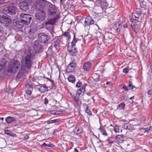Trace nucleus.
Listing matches in <instances>:
<instances>
[{"instance_id": "nucleus-1", "label": "nucleus", "mask_w": 152, "mask_h": 152, "mask_svg": "<svg viewBox=\"0 0 152 152\" xmlns=\"http://www.w3.org/2000/svg\"><path fill=\"white\" fill-rule=\"evenodd\" d=\"M45 0H37L34 4L35 8L38 10L35 14V17L36 19L39 21H43L45 17V13L42 8L44 7Z\"/></svg>"}, {"instance_id": "nucleus-2", "label": "nucleus", "mask_w": 152, "mask_h": 152, "mask_svg": "<svg viewBox=\"0 0 152 152\" xmlns=\"http://www.w3.org/2000/svg\"><path fill=\"white\" fill-rule=\"evenodd\" d=\"M33 51L29 49L26 52L24 56L22 58L21 64L22 66L26 67L28 69H30L32 64V62L31 59Z\"/></svg>"}, {"instance_id": "nucleus-3", "label": "nucleus", "mask_w": 152, "mask_h": 152, "mask_svg": "<svg viewBox=\"0 0 152 152\" xmlns=\"http://www.w3.org/2000/svg\"><path fill=\"white\" fill-rule=\"evenodd\" d=\"M20 66V62L17 60H14L10 64L9 67V71L11 72L12 73H15L17 71Z\"/></svg>"}, {"instance_id": "nucleus-4", "label": "nucleus", "mask_w": 152, "mask_h": 152, "mask_svg": "<svg viewBox=\"0 0 152 152\" xmlns=\"http://www.w3.org/2000/svg\"><path fill=\"white\" fill-rule=\"evenodd\" d=\"M77 40L75 39V35H74V38L71 44L67 47V50L70 54L72 56H75L77 52L76 48H75V44Z\"/></svg>"}, {"instance_id": "nucleus-5", "label": "nucleus", "mask_w": 152, "mask_h": 152, "mask_svg": "<svg viewBox=\"0 0 152 152\" xmlns=\"http://www.w3.org/2000/svg\"><path fill=\"white\" fill-rule=\"evenodd\" d=\"M20 17L21 19V20L25 23V25L28 24L31 19V16L28 14L21 13L20 14Z\"/></svg>"}, {"instance_id": "nucleus-6", "label": "nucleus", "mask_w": 152, "mask_h": 152, "mask_svg": "<svg viewBox=\"0 0 152 152\" xmlns=\"http://www.w3.org/2000/svg\"><path fill=\"white\" fill-rule=\"evenodd\" d=\"M57 18H55L48 20L47 21L45 22L46 28L50 31L53 29V27L51 26H49V25H54L56 21Z\"/></svg>"}, {"instance_id": "nucleus-7", "label": "nucleus", "mask_w": 152, "mask_h": 152, "mask_svg": "<svg viewBox=\"0 0 152 152\" xmlns=\"http://www.w3.org/2000/svg\"><path fill=\"white\" fill-rule=\"evenodd\" d=\"M38 38L40 41L42 43L46 44L48 42L47 35L44 33H39L38 35Z\"/></svg>"}, {"instance_id": "nucleus-8", "label": "nucleus", "mask_w": 152, "mask_h": 152, "mask_svg": "<svg viewBox=\"0 0 152 152\" xmlns=\"http://www.w3.org/2000/svg\"><path fill=\"white\" fill-rule=\"evenodd\" d=\"M31 1V0H25L23 2H21L20 4V8L24 10H27L29 6L28 2V1Z\"/></svg>"}, {"instance_id": "nucleus-9", "label": "nucleus", "mask_w": 152, "mask_h": 152, "mask_svg": "<svg viewBox=\"0 0 152 152\" xmlns=\"http://www.w3.org/2000/svg\"><path fill=\"white\" fill-rule=\"evenodd\" d=\"M42 48V46L38 41H35L34 43V53H38Z\"/></svg>"}, {"instance_id": "nucleus-10", "label": "nucleus", "mask_w": 152, "mask_h": 152, "mask_svg": "<svg viewBox=\"0 0 152 152\" xmlns=\"http://www.w3.org/2000/svg\"><path fill=\"white\" fill-rule=\"evenodd\" d=\"M7 8L8 13L11 15L15 14L17 10L16 7L13 4L11 5Z\"/></svg>"}, {"instance_id": "nucleus-11", "label": "nucleus", "mask_w": 152, "mask_h": 152, "mask_svg": "<svg viewBox=\"0 0 152 152\" xmlns=\"http://www.w3.org/2000/svg\"><path fill=\"white\" fill-rule=\"evenodd\" d=\"M25 23L21 20H17L14 25L15 29H19L22 28Z\"/></svg>"}, {"instance_id": "nucleus-12", "label": "nucleus", "mask_w": 152, "mask_h": 152, "mask_svg": "<svg viewBox=\"0 0 152 152\" xmlns=\"http://www.w3.org/2000/svg\"><path fill=\"white\" fill-rule=\"evenodd\" d=\"M142 12H140L137 11L136 12L132 13V17L133 18H135V20L137 21L138 22H141V19H139L140 16L142 14Z\"/></svg>"}, {"instance_id": "nucleus-13", "label": "nucleus", "mask_w": 152, "mask_h": 152, "mask_svg": "<svg viewBox=\"0 0 152 152\" xmlns=\"http://www.w3.org/2000/svg\"><path fill=\"white\" fill-rule=\"evenodd\" d=\"M94 20L90 16H87L85 19L84 24L85 26L92 25L94 23Z\"/></svg>"}, {"instance_id": "nucleus-14", "label": "nucleus", "mask_w": 152, "mask_h": 152, "mask_svg": "<svg viewBox=\"0 0 152 152\" xmlns=\"http://www.w3.org/2000/svg\"><path fill=\"white\" fill-rule=\"evenodd\" d=\"M75 64L74 62L70 63L67 67L66 70L68 72H71L74 70Z\"/></svg>"}, {"instance_id": "nucleus-15", "label": "nucleus", "mask_w": 152, "mask_h": 152, "mask_svg": "<svg viewBox=\"0 0 152 152\" xmlns=\"http://www.w3.org/2000/svg\"><path fill=\"white\" fill-rule=\"evenodd\" d=\"M96 3L100 4V6L105 9L108 6L105 0H98L96 1Z\"/></svg>"}, {"instance_id": "nucleus-16", "label": "nucleus", "mask_w": 152, "mask_h": 152, "mask_svg": "<svg viewBox=\"0 0 152 152\" xmlns=\"http://www.w3.org/2000/svg\"><path fill=\"white\" fill-rule=\"evenodd\" d=\"M61 41L59 39H57L56 41L54 42L52 46L58 50L59 49L60 45L61 43Z\"/></svg>"}, {"instance_id": "nucleus-17", "label": "nucleus", "mask_w": 152, "mask_h": 152, "mask_svg": "<svg viewBox=\"0 0 152 152\" xmlns=\"http://www.w3.org/2000/svg\"><path fill=\"white\" fill-rule=\"evenodd\" d=\"M116 140L119 143H121L124 141V137L122 135H118L115 137Z\"/></svg>"}, {"instance_id": "nucleus-18", "label": "nucleus", "mask_w": 152, "mask_h": 152, "mask_svg": "<svg viewBox=\"0 0 152 152\" xmlns=\"http://www.w3.org/2000/svg\"><path fill=\"white\" fill-rule=\"evenodd\" d=\"M91 67V63L90 62L85 63L83 65V68L84 70L87 71Z\"/></svg>"}, {"instance_id": "nucleus-19", "label": "nucleus", "mask_w": 152, "mask_h": 152, "mask_svg": "<svg viewBox=\"0 0 152 152\" xmlns=\"http://www.w3.org/2000/svg\"><path fill=\"white\" fill-rule=\"evenodd\" d=\"M96 10L97 13L99 14L102 13L105 11V9L100 6H98L97 7Z\"/></svg>"}, {"instance_id": "nucleus-20", "label": "nucleus", "mask_w": 152, "mask_h": 152, "mask_svg": "<svg viewBox=\"0 0 152 152\" xmlns=\"http://www.w3.org/2000/svg\"><path fill=\"white\" fill-rule=\"evenodd\" d=\"M6 63V61L5 59H3L1 61L0 65V71L4 68Z\"/></svg>"}, {"instance_id": "nucleus-21", "label": "nucleus", "mask_w": 152, "mask_h": 152, "mask_svg": "<svg viewBox=\"0 0 152 152\" xmlns=\"http://www.w3.org/2000/svg\"><path fill=\"white\" fill-rule=\"evenodd\" d=\"M48 12L49 15H54L56 12V10L52 7H50L48 10Z\"/></svg>"}, {"instance_id": "nucleus-22", "label": "nucleus", "mask_w": 152, "mask_h": 152, "mask_svg": "<svg viewBox=\"0 0 152 152\" xmlns=\"http://www.w3.org/2000/svg\"><path fill=\"white\" fill-rule=\"evenodd\" d=\"M6 121L8 124L10 123L12 121H15L14 118L11 117H8L5 119Z\"/></svg>"}, {"instance_id": "nucleus-23", "label": "nucleus", "mask_w": 152, "mask_h": 152, "mask_svg": "<svg viewBox=\"0 0 152 152\" xmlns=\"http://www.w3.org/2000/svg\"><path fill=\"white\" fill-rule=\"evenodd\" d=\"M139 1L141 7L145 8L146 6V2L144 0H139Z\"/></svg>"}, {"instance_id": "nucleus-24", "label": "nucleus", "mask_w": 152, "mask_h": 152, "mask_svg": "<svg viewBox=\"0 0 152 152\" xmlns=\"http://www.w3.org/2000/svg\"><path fill=\"white\" fill-rule=\"evenodd\" d=\"M68 80L69 82L72 83L75 81V78L73 75H70L68 78Z\"/></svg>"}, {"instance_id": "nucleus-25", "label": "nucleus", "mask_w": 152, "mask_h": 152, "mask_svg": "<svg viewBox=\"0 0 152 152\" xmlns=\"http://www.w3.org/2000/svg\"><path fill=\"white\" fill-rule=\"evenodd\" d=\"M54 146V145H53L52 144H46L45 142L43 143L41 145V146L42 147H53V146Z\"/></svg>"}, {"instance_id": "nucleus-26", "label": "nucleus", "mask_w": 152, "mask_h": 152, "mask_svg": "<svg viewBox=\"0 0 152 152\" xmlns=\"http://www.w3.org/2000/svg\"><path fill=\"white\" fill-rule=\"evenodd\" d=\"M131 25L132 28L134 29V31L135 32L136 30V29L138 28V26L136 25V23L135 22H132Z\"/></svg>"}, {"instance_id": "nucleus-27", "label": "nucleus", "mask_w": 152, "mask_h": 152, "mask_svg": "<svg viewBox=\"0 0 152 152\" xmlns=\"http://www.w3.org/2000/svg\"><path fill=\"white\" fill-rule=\"evenodd\" d=\"M99 130L101 132L102 134L104 136H107V134L105 131V130L103 129V127L102 126H101L99 128Z\"/></svg>"}, {"instance_id": "nucleus-28", "label": "nucleus", "mask_w": 152, "mask_h": 152, "mask_svg": "<svg viewBox=\"0 0 152 152\" xmlns=\"http://www.w3.org/2000/svg\"><path fill=\"white\" fill-rule=\"evenodd\" d=\"M93 77L95 81H97L99 78V75L97 73L94 74L93 75Z\"/></svg>"}, {"instance_id": "nucleus-29", "label": "nucleus", "mask_w": 152, "mask_h": 152, "mask_svg": "<svg viewBox=\"0 0 152 152\" xmlns=\"http://www.w3.org/2000/svg\"><path fill=\"white\" fill-rule=\"evenodd\" d=\"M73 131L75 134H77L80 133L81 131H80L79 128L78 127H75L73 130Z\"/></svg>"}, {"instance_id": "nucleus-30", "label": "nucleus", "mask_w": 152, "mask_h": 152, "mask_svg": "<svg viewBox=\"0 0 152 152\" xmlns=\"http://www.w3.org/2000/svg\"><path fill=\"white\" fill-rule=\"evenodd\" d=\"M120 26V24L118 23H115L113 26L115 30L117 32L118 31V29Z\"/></svg>"}, {"instance_id": "nucleus-31", "label": "nucleus", "mask_w": 152, "mask_h": 152, "mask_svg": "<svg viewBox=\"0 0 152 152\" xmlns=\"http://www.w3.org/2000/svg\"><path fill=\"white\" fill-rule=\"evenodd\" d=\"M127 129L131 130L132 132V130H135L134 126H133L132 125L128 124Z\"/></svg>"}, {"instance_id": "nucleus-32", "label": "nucleus", "mask_w": 152, "mask_h": 152, "mask_svg": "<svg viewBox=\"0 0 152 152\" xmlns=\"http://www.w3.org/2000/svg\"><path fill=\"white\" fill-rule=\"evenodd\" d=\"M59 121V119H54V120H50L49 121H48L47 122V123L48 124H49L50 123H56L58 122Z\"/></svg>"}, {"instance_id": "nucleus-33", "label": "nucleus", "mask_w": 152, "mask_h": 152, "mask_svg": "<svg viewBox=\"0 0 152 152\" xmlns=\"http://www.w3.org/2000/svg\"><path fill=\"white\" fill-rule=\"evenodd\" d=\"M4 23H5L6 24H8L10 23V20L7 18H5L3 20Z\"/></svg>"}, {"instance_id": "nucleus-34", "label": "nucleus", "mask_w": 152, "mask_h": 152, "mask_svg": "<svg viewBox=\"0 0 152 152\" xmlns=\"http://www.w3.org/2000/svg\"><path fill=\"white\" fill-rule=\"evenodd\" d=\"M134 86L132 85V83L131 82L129 81V84L127 86V88L129 90L132 89Z\"/></svg>"}, {"instance_id": "nucleus-35", "label": "nucleus", "mask_w": 152, "mask_h": 152, "mask_svg": "<svg viewBox=\"0 0 152 152\" xmlns=\"http://www.w3.org/2000/svg\"><path fill=\"white\" fill-rule=\"evenodd\" d=\"M125 104L124 103H121L119 104L118 107V109L119 110H122L124 108Z\"/></svg>"}, {"instance_id": "nucleus-36", "label": "nucleus", "mask_w": 152, "mask_h": 152, "mask_svg": "<svg viewBox=\"0 0 152 152\" xmlns=\"http://www.w3.org/2000/svg\"><path fill=\"white\" fill-rule=\"evenodd\" d=\"M112 34L110 33H106L105 35V37L107 38H108L109 39H110L112 37Z\"/></svg>"}, {"instance_id": "nucleus-37", "label": "nucleus", "mask_w": 152, "mask_h": 152, "mask_svg": "<svg viewBox=\"0 0 152 152\" xmlns=\"http://www.w3.org/2000/svg\"><path fill=\"white\" fill-rule=\"evenodd\" d=\"M25 86L26 88H31L32 87V84L31 83H27L25 85Z\"/></svg>"}, {"instance_id": "nucleus-38", "label": "nucleus", "mask_w": 152, "mask_h": 152, "mask_svg": "<svg viewBox=\"0 0 152 152\" xmlns=\"http://www.w3.org/2000/svg\"><path fill=\"white\" fill-rule=\"evenodd\" d=\"M114 131L116 133L118 132L119 131V126H115L114 127Z\"/></svg>"}, {"instance_id": "nucleus-39", "label": "nucleus", "mask_w": 152, "mask_h": 152, "mask_svg": "<svg viewBox=\"0 0 152 152\" xmlns=\"http://www.w3.org/2000/svg\"><path fill=\"white\" fill-rule=\"evenodd\" d=\"M86 113L89 115H90L91 114V112L90 110L88 109V106H87L86 108Z\"/></svg>"}, {"instance_id": "nucleus-40", "label": "nucleus", "mask_w": 152, "mask_h": 152, "mask_svg": "<svg viewBox=\"0 0 152 152\" xmlns=\"http://www.w3.org/2000/svg\"><path fill=\"white\" fill-rule=\"evenodd\" d=\"M82 85V83L81 82L79 81L78 82L76 85V86L78 87H80Z\"/></svg>"}, {"instance_id": "nucleus-41", "label": "nucleus", "mask_w": 152, "mask_h": 152, "mask_svg": "<svg viewBox=\"0 0 152 152\" xmlns=\"http://www.w3.org/2000/svg\"><path fill=\"white\" fill-rule=\"evenodd\" d=\"M129 71V69L128 68H124L123 69V72L124 73H127Z\"/></svg>"}, {"instance_id": "nucleus-42", "label": "nucleus", "mask_w": 152, "mask_h": 152, "mask_svg": "<svg viewBox=\"0 0 152 152\" xmlns=\"http://www.w3.org/2000/svg\"><path fill=\"white\" fill-rule=\"evenodd\" d=\"M63 35L67 37H69L70 36V34L68 32H66L64 33L63 34Z\"/></svg>"}, {"instance_id": "nucleus-43", "label": "nucleus", "mask_w": 152, "mask_h": 152, "mask_svg": "<svg viewBox=\"0 0 152 152\" xmlns=\"http://www.w3.org/2000/svg\"><path fill=\"white\" fill-rule=\"evenodd\" d=\"M85 85H86V84H85ZM86 86H83L79 90H80L81 91V92H84V91H85V87Z\"/></svg>"}, {"instance_id": "nucleus-44", "label": "nucleus", "mask_w": 152, "mask_h": 152, "mask_svg": "<svg viewBox=\"0 0 152 152\" xmlns=\"http://www.w3.org/2000/svg\"><path fill=\"white\" fill-rule=\"evenodd\" d=\"M51 113L53 114V115H55L56 114H58L59 113H58V111H57L56 112L55 111V110H53L52 111H51Z\"/></svg>"}, {"instance_id": "nucleus-45", "label": "nucleus", "mask_w": 152, "mask_h": 152, "mask_svg": "<svg viewBox=\"0 0 152 152\" xmlns=\"http://www.w3.org/2000/svg\"><path fill=\"white\" fill-rule=\"evenodd\" d=\"M82 92L80 90H78L77 92V95L79 96L81 94Z\"/></svg>"}, {"instance_id": "nucleus-46", "label": "nucleus", "mask_w": 152, "mask_h": 152, "mask_svg": "<svg viewBox=\"0 0 152 152\" xmlns=\"http://www.w3.org/2000/svg\"><path fill=\"white\" fill-rule=\"evenodd\" d=\"M32 91L30 90H28L26 91V93L28 95H30L31 94Z\"/></svg>"}, {"instance_id": "nucleus-47", "label": "nucleus", "mask_w": 152, "mask_h": 152, "mask_svg": "<svg viewBox=\"0 0 152 152\" xmlns=\"http://www.w3.org/2000/svg\"><path fill=\"white\" fill-rule=\"evenodd\" d=\"M5 133L8 135H10V132L8 130H4Z\"/></svg>"}, {"instance_id": "nucleus-48", "label": "nucleus", "mask_w": 152, "mask_h": 152, "mask_svg": "<svg viewBox=\"0 0 152 152\" xmlns=\"http://www.w3.org/2000/svg\"><path fill=\"white\" fill-rule=\"evenodd\" d=\"M128 124H124L123 127L124 129H127L128 127Z\"/></svg>"}, {"instance_id": "nucleus-49", "label": "nucleus", "mask_w": 152, "mask_h": 152, "mask_svg": "<svg viewBox=\"0 0 152 152\" xmlns=\"http://www.w3.org/2000/svg\"><path fill=\"white\" fill-rule=\"evenodd\" d=\"M74 140H75L78 143H80V141L78 139H77V138L74 137L73 138V139Z\"/></svg>"}, {"instance_id": "nucleus-50", "label": "nucleus", "mask_w": 152, "mask_h": 152, "mask_svg": "<svg viewBox=\"0 0 152 152\" xmlns=\"http://www.w3.org/2000/svg\"><path fill=\"white\" fill-rule=\"evenodd\" d=\"M48 100L46 98H45V99L44 103L45 104H46L48 103Z\"/></svg>"}, {"instance_id": "nucleus-51", "label": "nucleus", "mask_w": 152, "mask_h": 152, "mask_svg": "<svg viewBox=\"0 0 152 152\" xmlns=\"http://www.w3.org/2000/svg\"><path fill=\"white\" fill-rule=\"evenodd\" d=\"M122 89H125L126 91H128V89L127 88V87L125 85L122 88Z\"/></svg>"}, {"instance_id": "nucleus-52", "label": "nucleus", "mask_w": 152, "mask_h": 152, "mask_svg": "<svg viewBox=\"0 0 152 152\" xmlns=\"http://www.w3.org/2000/svg\"><path fill=\"white\" fill-rule=\"evenodd\" d=\"M29 138V136L28 135H26L24 137V140H27Z\"/></svg>"}, {"instance_id": "nucleus-53", "label": "nucleus", "mask_w": 152, "mask_h": 152, "mask_svg": "<svg viewBox=\"0 0 152 152\" xmlns=\"http://www.w3.org/2000/svg\"><path fill=\"white\" fill-rule=\"evenodd\" d=\"M147 93H148V95H151V94H152V90H151H151H149L148 91Z\"/></svg>"}, {"instance_id": "nucleus-54", "label": "nucleus", "mask_w": 152, "mask_h": 152, "mask_svg": "<svg viewBox=\"0 0 152 152\" xmlns=\"http://www.w3.org/2000/svg\"><path fill=\"white\" fill-rule=\"evenodd\" d=\"M127 24L126 23H124L123 25V27L124 28H127Z\"/></svg>"}, {"instance_id": "nucleus-55", "label": "nucleus", "mask_w": 152, "mask_h": 152, "mask_svg": "<svg viewBox=\"0 0 152 152\" xmlns=\"http://www.w3.org/2000/svg\"><path fill=\"white\" fill-rule=\"evenodd\" d=\"M5 2L4 0H0V4H2Z\"/></svg>"}, {"instance_id": "nucleus-56", "label": "nucleus", "mask_w": 152, "mask_h": 152, "mask_svg": "<svg viewBox=\"0 0 152 152\" xmlns=\"http://www.w3.org/2000/svg\"><path fill=\"white\" fill-rule=\"evenodd\" d=\"M75 99L77 103L79 102V99L78 98H75Z\"/></svg>"}, {"instance_id": "nucleus-57", "label": "nucleus", "mask_w": 152, "mask_h": 152, "mask_svg": "<svg viewBox=\"0 0 152 152\" xmlns=\"http://www.w3.org/2000/svg\"><path fill=\"white\" fill-rule=\"evenodd\" d=\"M57 132V130H56V129H55L53 133V134H55V132Z\"/></svg>"}, {"instance_id": "nucleus-58", "label": "nucleus", "mask_w": 152, "mask_h": 152, "mask_svg": "<svg viewBox=\"0 0 152 152\" xmlns=\"http://www.w3.org/2000/svg\"><path fill=\"white\" fill-rule=\"evenodd\" d=\"M74 152H78V151L76 148H75L74 149Z\"/></svg>"}, {"instance_id": "nucleus-59", "label": "nucleus", "mask_w": 152, "mask_h": 152, "mask_svg": "<svg viewBox=\"0 0 152 152\" xmlns=\"http://www.w3.org/2000/svg\"><path fill=\"white\" fill-rule=\"evenodd\" d=\"M151 66H150V68H151V69L152 70V61L151 62Z\"/></svg>"}, {"instance_id": "nucleus-60", "label": "nucleus", "mask_w": 152, "mask_h": 152, "mask_svg": "<svg viewBox=\"0 0 152 152\" xmlns=\"http://www.w3.org/2000/svg\"><path fill=\"white\" fill-rule=\"evenodd\" d=\"M71 7L72 8V11H73L74 10V7H73L72 6H71Z\"/></svg>"}, {"instance_id": "nucleus-61", "label": "nucleus", "mask_w": 152, "mask_h": 152, "mask_svg": "<svg viewBox=\"0 0 152 152\" xmlns=\"http://www.w3.org/2000/svg\"><path fill=\"white\" fill-rule=\"evenodd\" d=\"M50 80L51 83H52V84H54V81L53 80Z\"/></svg>"}, {"instance_id": "nucleus-62", "label": "nucleus", "mask_w": 152, "mask_h": 152, "mask_svg": "<svg viewBox=\"0 0 152 152\" xmlns=\"http://www.w3.org/2000/svg\"><path fill=\"white\" fill-rule=\"evenodd\" d=\"M106 84H107V85H109L110 84V82H109V81H107L106 82Z\"/></svg>"}, {"instance_id": "nucleus-63", "label": "nucleus", "mask_w": 152, "mask_h": 152, "mask_svg": "<svg viewBox=\"0 0 152 152\" xmlns=\"http://www.w3.org/2000/svg\"><path fill=\"white\" fill-rule=\"evenodd\" d=\"M151 75H150V77H151V78H152V71H151Z\"/></svg>"}, {"instance_id": "nucleus-64", "label": "nucleus", "mask_w": 152, "mask_h": 152, "mask_svg": "<svg viewBox=\"0 0 152 152\" xmlns=\"http://www.w3.org/2000/svg\"><path fill=\"white\" fill-rule=\"evenodd\" d=\"M4 118H1V120L2 121H3V120H4Z\"/></svg>"}]
</instances>
